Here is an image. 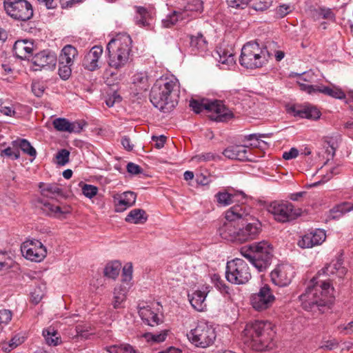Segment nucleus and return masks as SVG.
<instances>
[{"instance_id":"nucleus-48","label":"nucleus","mask_w":353,"mask_h":353,"mask_svg":"<svg viewBox=\"0 0 353 353\" xmlns=\"http://www.w3.org/2000/svg\"><path fill=\"white\" fill-rule=\"evenodd\" d=\"M218 54L219 56V61L222 64L230 65L235 63L234 57L232 52H226L221 49L218 51Z\"/></svg>"},{"instance_id":"nucleus-51","label":"nucleus","mask_w":353,"mask_h":353,"mask_svg":"<svg viewBox=\"0 0 353 353\" xmlns=\"http://www.w3.org/2000/svg\"><path fill=\"white\" fill-rule=\"evenodd\" d=\"M12 318V312L10 310H0V326L2 327L7 325Z\"/></svg>"},{"instance_id":"nucleus-49","label":"nucleus","mask_w":353,"mask_h":353,"mask_svg":"<svg viewBox=\"0 0 353 353\" xmlns=\"http://www.w3.org/2000/svg\"><path fill=\"white\" fill-rule=\"evenodd\" d=\"M252 8L255 10L263 11L270 7L272 0H251Z\"/></svg>"},{"instance_id":"nucleus-4","label":"nucleus","mask_w":353,"mask_h":353,"mask_svg":"<svg viewBox=\"0 0 353 353\" xmlns=\"http://www.w3.org/2000/svg\"><path fill=\"white\" fill-rule=\"evenodd\" d=\"M132 42L130 35L125 33L118 34L108 42V63L111 68L119 70L130 62Z\"/></svg>"},{"instance_id":"nucleus-13","label":"nucleus","mask_w":353,"mask_h":353,"mask_svg":"<svg viewBox=\"0 0 353 353\" xmlns=\"http://www.w3.org/2000/svg\"><path fill=\"white\" fill-rule=\"evenodd\" d=\"M23 255L28 260L34 262L43 261L47 255L46 248L39 240H28L21 247Z\"/></svg>"},{"instance_id":"nucleus-28","label":"nucleus","mask_w":353,"mask_h":353,"mask_svg":"<svg viewBox=\"0 0 353 353\" xmlns=\"http://www.w3.org/2000/svg\"><path fill=\"white\" fill-rule=\"evenodd\" d=\"M239 195H243L242 192H235L228 189L219 191L214 196L216 202L219 206L225 207L233 203Z\"/></svg>"},{"instance_id":"nucleus-46","label":"nucleus","mask_w":353,"mask_h":353,"mask_svg":"<svg viewBox=\"0 0 353 353\" xmlns=\"http://www.w3.org/2000/svg\"><path fill=\"white\" fill-rule=\"evenodd\" d=\"M314 17H315L316 19H324L334 20L335 15L330 8L320 7L314 10Z\"/></svg>"},{"instance_id":"nucleus-41","label":"nucleus","mask_w":353,"mask_h":353,"mask_svg":"<svg viewBox=\"0 0 353 353\" xmlns=\"http://www.w3.org/2000/svg\"><path fill=\"white\" fill-rule=\"evenodd\" d=\"M121 264L119 261L108 263L103 270L104 275L108 278L115 279L119 274Z\"/></svg>"},{"instance_id":"nucleus-6","label":"nucleus","mask_w":353,"mask_h":353,"mask_svg":"<svg viewBox=\"0 0 353 353\" xmlns=\"http://www.w3.org/2000/svg\"><path fill=\"white\" fill-rule=\"evenodd\" d=\"M251 209L245 205H236L225 212V221L219 228L220 236L228 241L238 242L239 228L236 221L243 219L250 214Z\"/></svg>"},{"instance_id":"nucleus-53","label":"nucleus","mask_w":353,"mask_h":353,"mask_svg":"<svg viewBox=\"0 0 353 353\" xmlns=\"http://www.w3.org/2000/svg\"><path fill=\"white\" fill-rule=\"evenodd\" d=\"M133 268L131 263H126L122 271V281L124 283L129 282L132 278Z\"/></svg>"},{"instance_id":"nucleus-56","label":"nucleus","mask_w":353,"mask_h":353,"mask_svg":"<svg viewBox=\"0 0 353 353\" xmlns=\"http://www.w3.org/2000/svg\"><path fill=\"white\" fill-rule=\"evenodd\" d=\"M82 192L85 196L92 199L98 192V188L92 185L85 184L82 188Z\"/></svg>"},{"instance_id":"nucleus-47","label":"nucleus","mask_w":353,"mask_h":353,"mask_svg":"<svg viewBox=\"0 0 353 353\" xmlns=\"http://www.w3.org/2000/svg\"><path fill=\"white\" fill-rule=\"evenodd\" d=\"M32 303L38 304L45 295V287L43 285L37 286L30 293Z\"/></svg>"},{"instance_id":"nucleus-2","label":"nucleus","mask_w":353,"mask_h":353,"mask_svg":"<svg viewBox=\"0 0 353 353\" xmlns=\"http://www.w3.org/2000/svg\"><path fill=\"white\" fill-rule=\"evenodd\" d=\"M333 297L334 288L330 282L314 276L310 281L305 292L299 296L303 308L307 311L331 303Z\"/></svg>"},{"instance_id":"nucleus-23","label":"nucleus","mask_w":353,"mask_h":353,"mask_svg":"<svg viewBox=\"0 0 353 353\" xmlns=\"http://www.w3.org/2000/svg\"><path fill=\"white\" fill-rule=\"evenodd\" d=\"M210 292L209 286H203L201 290H197L188 294L191 305L197 311H203L206 307L205 303L207 294Z\"/></svg>"},{"instance_id":"nucleus-60","label":"nucleus","mask_w":353,"mask_h":353,"mask_svg":"<svg viewBox=\"0 0 353 353\" xmlns=\"http://www.w3.org/2000/svg\"><path fill=\"white\" fill-rule=\"evenodd\" d=\"M298 83H299L300 89L303 91L307 92L308 94H311L313 93L318 92L317 88L319 85H309V84H307L305 83H301L300 81H298Z\"/></svg>"},{"instance_id":"nucleus-1","label":"nucleus","mask_w":353,"mask_h":353,"mask_svg":"<svg viewBox=\"0 0 353 353\" xmlns=\"http://www.w3.org/2000/svg\"><path fill=\"white\" fill-rule=\"evenodd\" d=\"M274 334L270 322L255 321L245 325L241 336L243 343L248 347L256 351H264L272 348Z\"/></svg>"},{"instance_id":"nucleus-40","label":"nucleus","mask_w":353,"mask_h":353,"mask_svg":"<svg viewBox=\"0 0 353 353\" xmlns=\"http://www.w3.org/2000/svg\"><path fill=\"white\" fill-rule=\"evenodd\" d=\"M43 335L46 342L49 345L56 346L60 343V336L54 327H50L43 331Z\"/></svg>"},{"instance_id":"nucleus-57","label":"nucleus","mask_w":353,"mask_h":353,"mask_svg":"<svg viewBox=\"0 0 353 353\" xmlns=\"http://www.w3.org/2000/svg\"><path fill=\"white\" fill-rule=\"evenodd\" d=\"M251 0H227L230 7L236 9H244Z\"/></svg>"},{"instance_id":"nucleus-58","label":"nucleus","mask_w":353,"mask_h":353,"mask_svg":"<svg viewBox=\"0 0 353 353\" xmlns=\"http://www.w3.org/2000/svg\"><path fill=\"white\" fill-rule=\"evenodd\" d=\"M216 158V156H215L214 154L211 152L208 153H203L197 156H195L192 158L193 161H197V162H206V161H214Z\"/></svg>"},{"instance_id":"nucleus-64","label":"nucleus","mask_w":353,"mask_h":353,"mask_svg":"<svg viewBox=\"0 0 353 353\" xmlns=\"http://www.w3.org/2000/svg\"><path fill=\"white\" fill-rule=\"evenodd\" d=\"M298 155V150L294 148H292L288 152H283V158L285 160H290L296 158Z\"/></svg>"},{"instance_id":"nucleus-20","label":"nucleus","mask_w":353,"mask_h":353,"mask_svg":"<svg viewBox=\"0 0 353 353\" xmlns=\"http://www.w3.org/2000/svg\"><path fill=\"white\" fill-rule=\"evenodd\" d=\"M326 238L325 232L320 229L304 234L298 241V245L301 248H311L321 245Z\"/></svg>"},{"instance_id":"nucleus-24","label":"nucleus","mask_w":353,"mask_h":353,"mask_svg":"<svg viewBox=\"0 0 353 353\" xmlns=\"http://www.w3.org/2000/svg\"><path fill=\"white\" fill-rule=\"evenodd\" d=\"M289 110L294 116L308 119L316 120L321 116V112L316 107L311 105L304 106L293 105L290 108Z\"/></svg>"},{"instance_id":"nucleus-43","label":"nucleus","mask_w":353,"mask_h":353,"mask_svg":"<svg viewBox=\"0 0 353 353\" xmlns=\"http://www.w3.org/2000/svg\"><path fill=\"white\" fill-rule=\"evenodd\" d=\"M107 351L109 353H140L137 350L129 344L112 345L107 347Z\"/></svg>"},{"instance_id":"nucleus-54","label":"nucleus","mask_w":353,"mask_h":353,"mask_svg":"<svg viewBox=\"0 0 353 353\" xmlns=\"http://www.w3.org/2000/svg\"><path fill=\"white\" fill-rule=\"evenodd\" d=\"M1 157L6 156L12 158V159H18L20 157V152L19 150L17 148L13 149L10 147H8L7 148L1 151L0 153Z\"/></svg>"},{"instance_id":"nucleus-32","label":"nucleus","mask_w":353,"mask_h":353,"mask_svg":"<svg viewBox=\"0 0 353 353\" xmlns=\"http://www.w3.org/2000/svg\"><path fill=\"white\" fill-rule=\"evenodd\" d=\"M128 288L124 284L116 286L113 292L112 305L114 309L122 307V303L126 299Z\"/></svg>"},{"instance_id":"nucleus-14","label":"nucleus","mask_w":353,"mask_h":353,"mask_svg":"<svg viewBox=\"0 0 353 353\" xmlns=\"http://www.w3.org/2000/svg\"><path fill=\"white\" fill-rule=\"evenodd\" d=\"M295 274L292 265L288 263H281L271 272L270 277L272 283L280 287L288 285Z\"/></svg>"},{"instance_id":"nucleus-5","label":"nucleus","mask_w":353,"mask_h":353,"mask_svg":"<svg viewBox=\"0 0 353 353\" xmlns=\"http://www.w3.org/2000/svg\"><path fill=\"white\" fill-rule=\"evenodd\" d=\"M240 252L259 272H263L270 265L273 247L268 241H261L242 247Z\"/></svg>"},{"instance_id":"nucleus-63","label":"nucleus","mask_w":353,"mask_h":353,"mask_svg":"<svg viewBox=\"0 0 353 353\" xmlns=\"http://www.w3.org/2000/svg\"><path fill=\"white\" fill-rule=\"evenodd\" d=\"M339 330L345 334L353 333V321L349 322L347 325H341L338 327Z\"/></svg>"},{"instance_id":"nucleus-62","label":"nucleus","mask_w":353,"mask_h":353,"mask_svg":"<svg viewBox=\"0 0 353 353\" xmlns=\"http://www.w3.org/2000/svg\"><path fill=\"white\" fill-rule=\"evenodd\" d=\"M127 170L128 172L133 175L138 174L142 172L141 168L134 163H128L127 165Z\"/></svg>"},{"instance_id":"nucleus-3","label":"nucleus","mask_w":353,"mask_h":353,"mask_svg":"<svg viewBox=\"0 0 353 353\" xmlns=\"http://www.w3.org/2000/svg\"><path fill=\"white\" fill-rule=\"evenodd\" d=\"M179 83L174 77L157 79L150 91V99L154 107L163 110L174 106V96L177 94Z\"/></svg>"},{"instance_id":"nucleus-25","label":"nucleus","mask_w":353,"mask_h":353,"mask_svg":"<svg viewBox=\"0 0 353 353\" xmlns=\"http://www.w3.org/2000/svg\"><path fill=\"white\" fill-rule=\"evenodd\" d=\"M250 149L245 145H234L228 147L223 152V154L230 159H237L239 161L251 160L248 154Z\"/></svg>"},{"instance_id":"nucleus-45","label":"nucleus","mask_w":353,"mask_h":353,"mask_svg":"<svg viewBox=\"0 0 353 353\" xmlns=\"http://www.w3.org/2000/svg\"><path fill=\"white\" fill-rule=\"evenodd\" d=\"M351 210H353V203H343L334 207L331 210V214L333 218H337Z\"/></svg>"},{"instance_id":"nucleus-55","label":"nucleus","mask_w":353,"mask_h":353,"mask_svg":"<svg viewBox=\"0 0 353 353\" xmlns=\"http://www.w3.org/2000/svg\"><path fill=\"white\" fill-rule=\"evenodd\" d=\"M71 65L69 64H59V74L62 79L66 80L70 77Z\"/></svg>"},{"instance_id":"nucleus-11","label":"nucleus","mask_w":353,"mask_h":353,"mask_svg":"<svg viewBox=\"0 0 353 353\" xmlns=\"http://www.w3.org/2000/svg\"><path fill=\"white\" fill-rule=\"evenodd\" d=\"M268 211L274 219L281 223H286L298 217L301 211L288 201H273L268 207Z\"/></svg>"},{"instance_id":"nucleus-59","label":"nucleus","mask_w":353,"mask_h":353,"mask_svg":"<svg viewBox=\"0 0 353 353\" xmlns=\"http://www.w3.org/2000/svg\"><path fill=\"white\" fill-rule=\"evenodd\" d=\"M293 8L290 5L283 4L276 9V14L280 18H283L292 11Z\"/></svg>"},{"instance_id":"nucleus-22","label":"nucleus","mask_w":353,"mask_h":353,"mask_svg":"<svg viewBox=\"0 0 353 353\" xmlns=\"http://www.w3.org/2000/svg\"><path fill=\"white\" fill-rule=\"evenodd\" d=\"M103 54V48L101 46H94L85 54L83 61V67L94 71L99 68V59Z\"/></svg>"},{"instance_id":"nucleus-21","label":"nucleus","mask_w":353,"mask_h":353,"mask_svg":"<svg viewBox=\"0 0 353 353\" xmlns=\"http://www.w3.org/2000/svg\"><path fill=\"white\" fill-rule=\"evenodd\" d=\"M261 231V223L255 220L239 228L238 243H243L256 239Z\"/></svg>"},{"instance_id":"nucleus-44","label":"nucleus","mask_w":353,"mask_h":353,"mask_svg":"<svg viewBox=\"0 0 353 353\" xmlns=\"http://www.w3.org/2000/svg\"><path fill=\"white\" fill-rule=\"evenodd\" d=\"M168 336V330H163L159 333L148 332L143 335L146 341L150 343H161L165 340Z\"/></svg>"},{"instance_id":"nucleus-52","label":"nucleus","mask_w":353,"mask_h":353,"mask_svg":"<svg viewBox=\"0 0 353 353\" xmlns=\"http://www.w3.org/2000/svg\"><path fill=\"white\" fill-rule=\"evenodd\" d=\"M70 152L65 149L59 150L56 154L57 163L64 165L69 161Z\"/></svg>"},{"instance_id":"nucleus-18","label":"nucleus","mask_w":353,"mask_h":353,"mask_svg":"<svg viewBox=\"0 0 353 353\" xmlns=\"http://www.w3.org/2000/svg\"><path fill=\"white\" fill-rule=\"evenodd\" d=\"M112 197L114 211L123 212L135 204L137 195L132 191H125L123 192H114Z\"/></svg>"},{"instance_id":"nucleus-12","label":"nucleus","mask_w":353,"mask_h":353,"mask_svg":"<svg viewBox=\"0 0 353 353\" xmlns=\"http://www.w3.org/2000/svg\"><path fill=\"white\" fill-rule=\"evenodd\" d=\"M4 8L11 17L21 21H27L33 16L32 5L26 0H6Z\"/></svg>"},{"instance_id":"nucleus-37","label":"nucleus","mask_w":353,"mask_h":353,"mask_svg":"<svg viewBox=\"0 0 353 353\" xmlns=\"http://www.w3.org/2000/svg\"><path fill=\"white\" fill-rule=\"evenodd\" d=\"M13 147L19 148L23 152L34 159L37 156V151L30 143L24 139H19L12 142Z\"/></svg>"},{"instance_id":"nucleus-34","label":"nucleus","mask_w":353,"mask_h":353,"mask_svg":"<svg viewBox=\"0 0 353 353\" xmlns=\"http://www.w3.org/2000/svg\"><path fill=\"white\" fill-rule=\"evenodd\" d=\"M208 42L203 34L198 33L195 36L190 37V48L194 54L205 52L207 50Z\"/></svg>"},{"instance_id":"nucleus-30","label":"nucleus","mask_w":353,"mask_h":353,"mask_svg":"<svg viewBox=\"0 0 353 353\" xmlns=\"http://www.w3.org/2000/svg\"><path fill=\"white\" fill-rule=\"evenodd\" d=\"M132 85L140 92L149 88V77L146 71H136L131 77Z\"/></svg>"},{"instance_id":"nucleus-10","label":"nucleus","mask_w":353,"mask_h":353,"mask_svg":"<svg viewBox=\"0 0 353 353\" xmlns=\"http://www.w3.org/2000/svg\"><path fill=\"white\" fill-rule=\"evenodd\" d=\"M225 276L231 283L241 285L251 279V272L245 261L236 258L227 263Z\"/></svg>"},{"instance_id":"nucleus-26","label":"nucleus","mask_w":353,"mask_h":353,"mask_svg":"<svg viewBox=\"0 0 353 353\" xmlns=\"http://www.w3.org/2000/svg\"><path fill=\"white\" fill-rule=\"evenodd\" d=\"M54 128L58 131L68 132L70 133H77L80 132L83 125L81 122L74 121L70 122L68 120L64 118H58L53 121Z\"/></svg>"},{"instance_id":"nucleus-61","label":"nucleus","mask_w":353,"mask_h":353,"mask_svg":"<svg viewBox=\"0 0 353 353\" xmlns=\"http://www.w3.org/2000/svg\"><path fill=\"white\" fill-rule=\"evenodd\" d=\"M336 170H337V168H336L332 169L329 173H327L325 175L323 176V179L321 181L313 183L312 184L310 185V187H316L321 183L327 182L333 176L334 174H336L339 173L336 171Z\"/></svg>"},{"instance_id":"nucleus-7","label":"nucleus","mask_w":353,"mask_h":353,"mask_svg":"<svg viewBox=\"0 0 353 353\" xmlns=\"http://www.w3.org/2000/svg\"><path fill=\"white\" fill-rule=\"evenodd\" d=\"M190 106L196 114L205 110L210 113L209 117L212 120L220 122L228 121L234 117L233 112L228 108L221 101L202 100L201 101L192 99Z\"/></svg>"},{"instance_id":"nucleus-19","label":"nucleus","mask_w":353,"mask_h":353,"mask_svg":"<svg viewBox=\"0 0 353 353\" xmlns=\"http://www.w3.org/2000/svg\"><path fill=\"white\" fill-rule=\"evenodd\" d=\"M347 270L343 265L342 259L338 258L336 261H332L319 270L314 277H318L319 279H325L326 281L330 282L326 279L327 276L336 275L339 278H343Z\"/></svg>"},{"instance_id":"nucleus-35","label":"nucleus","mask_w":353,"mask_h":353,"mask_svg":"<svg viewBox=\"0 0 353 353\" xmlns=\"http://www.w3.org/2000/svg\"><path fill=\"white\" fill-rule=\"evenodd\" d=\"M202 11L203 2L201 0H190L181 14L185 15L187 19L189 17H195Z\"/></svg>"},{"instance_id":"nucleus-17","label":"nucleus","mask_w":353,"mask_h":353,"mask_svg":"<svg viewBox=\"0 0 353 353\" xmlns=\"http://www.w3.org/2000/svg\"><path fill=\"white\" fill-rule=\"evenodd\" d=\"M32 70H52L57 64V56L54 53L42 51L36 54L32 59Z\"/></svg>"},{"instance_id":"nucleus-16","label":"nucleus","mask_w":353,"mask_h":353,"mask_svg":"<svg viewBox=\"0 0 353 353\" xmlns=\"http://www.w3.org/2000/svg\"><path fill=\"white\" fill-rule=\"evenodd\" d=\"M275 297L268 285L261 288L257 293L252 294L250 303L252 307L258 311L266 310L274 303Z\"/></svg>"},{"instance_id":"nucleus-33","label":"nucleus","mask_w":353,"mask_h":353,"mask_svg":"<svg viewBox=\"0 0 353 353\" xmlns=\"http://www.w3.org/2000/svg\"><path fill=\"white\" fill-rule=\"evenodd\" d=\"M77 54V50L74 47L71 45L65 46L59 55V64L72 65Z\"/></svg>"},{"instance_id":"nucleus-8","label":"nucleus","mask_w":353,"mask_h":353,"mask_svg":"<svg viewBox=\"0 0 353 353\" xmlns=\"http://www.w3.org/2000/svg\"><path fill=\"white\" fill-rule=\"evenodd\" d=\"M266 53L267 50L262 49L258 43L248 42L242 48L240 63L246 68H261L267 62Z\"/></svg>"},{"instance_id":"nucleus-27","label":"nucleus","mask_w":353,"mask_h":353,"mask_svg":"<svg viewBox=\"0 0 353 353\" xmlns=\"http://www.w3.org/2000/svg\"><path fill=\"white\" fill-rule=\"evenodd\" d=\"M139 314L141 319L148 325L154 326L162 322L159 313L150 305L140 307Z\"/></svg>"},{"instance_id":"nucleus-50","label":"nucleus","mask_w":353,"mask_h":353,"mask_svg":"<svg viewBox=\"0 0 353 353\" xmlns=\"http://www.w3.org/2000/svg\"><path fill=\"white\" fill-rule=\"evenodd\" d=\"M137 12L141 16V19L137 21V23L143 27L150 25L148 21V16L149 15L147 10L143 7H137Z\"/></svg>"},{"instance_id":"nucleus-39","label":"nucleus","mask_w":353,"mask_h":353,"mask_svg":"<svg viewBox=\"0 0 353 353\" xmlns=\"http://www.w3.org/2000/svg\"><path fill=\"white\" fill-rule=\"evenodd\" d=\"M39 187L42 195L47 197L52 196L53 195H59L62 193V190L59 185L56 183H40Z\"/></svg>"},{"instance_id":"nucleus-36","label":"nucleus","mask_w":353,"mask_h":353,"mask_svg":"<svg viewBox=\"0 0 353 353\" xmlns=\"http://www.w3.org/2000/svg\"><path fill=\"white\" fill-rule=\"evenodd\" d=\"M318 92L332 97L335 99H345V92L339 87L332 85L330 86L319 85Z\"/></svg>"},{"instance_id":"nucleus-9","label":"nucleus","mask_w":353,"mask_h":353,"mask_svg":"<svg viewBox=\"0 0 353 353\" xmlns=\"http://www.w3.org/2000/svg\"><path fill=\"white\" fill-rule=\"evenodd\" d=\"M189 341L196 347L207 348L211 346L216 337L214 329L205 322H200L188 334Z\"/></svg>"},{"instance_id":"nucleus-29","label":"nucleus","mask_w":353,"mask_h":353,"mask_svg":"<svg viewBox=\"0 0 353 353\" xmlns=\"http://www.w3.org/2000/svg\"><path fill=\"white\" fill-rule=\"evenodd\" d=\"M33 43L27 40L17 41L13 46V51L17 57L21 59H28L32 53Z\"/></svg>"},{"instance_id":"nucleus-42","label":"nucleus","mask_w":353,"mask_h":353,"mask_svg":"<svg viewBox=\"0 0 353 353\" xmlns=\"http://www.w3.org/2000/svg\"><path fill=\"white\" fill-rule=\"evenodd\" d=\"M182 11H174L172 14L168 15L165 19L162 21L163 27L170 28L175 25L179 21L186 19L185 15L181 14Z\"/></svg>"},{"instance_id":"nucleus-31","label":"nucleus","mask_w":353,"mask_h":353,"mask_svg":"<svg viewBox=\"0 0 353 353\" xmlns=\"http://www.w3.org/2000/svg\"><path fill=\"white\" fill-rule=\"evenodd\" d=\"M148 214L146 212L140 208H135L130 211L125 218L127 223L139 225L143 224L148 220Z\"/></svg>"},{"instance_id":"nucleus-38","label":"nucleus","mask_w":353,"mask_h":353,"mask_svg":"<svg viewBox=\"0 0 353 353\" xmlns=\"http://www.w3.org/2000/svg\"><path fill=\"white\" fill-rule=\"evenodd\" d=\"M26 339V336L25 332H20L14 333L9 342L3 343V348L6 351H10L21 345L25 341Z\"/></svg>"},{"instance_id":"nucleus-15","label":"nucleus","mask_w":353,"mask_h":353,"mask_svg":"<svg viewBox=\"0 0 353 353\" xmlns=\"http://www.w3.org/2000/svg\"><path fill=\"white\" fill-rule=\"evenodd\" d=\"M38 207L45 214L55 218H61L71 212L70 205L59 204L55 201L49 199H40L38 201Z\"/></svg>"}]
</instances>
